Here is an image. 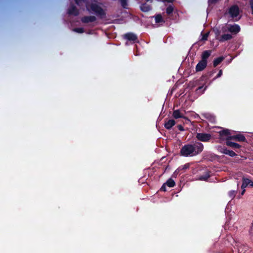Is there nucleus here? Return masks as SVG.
Listing matches in <instances>:
<instances>
[{
    "mask_svg": "<svg viewBox=\"0 0 253 253\" xmlns=\"http://www.w3.org/2000/svg\"><path fill=\"white\" fill-rule=\"evenodd\" d=\"M165 1H167L168 2H172L173 0H165Z\"/></svg>",
    "mask_w": 253,
    "mask_h": 253,
    "instance_id": "obj_28",
    "label": "nucleus"
},
{
    "mask_svg": "<svg viewBox=\"0 0 253 253\" xmlns=\"http://www.w3.org/2000/svg\"><path fill=\"white\" fill-rule=\"evenodd\" d=\"M203 146L201 143H197L194 145H187L183 146L181 150V154L184 156H192L201 152Z\"/></svg>",
    "mask_w": 253,
    "mask_h": 253,
    "instance_id": "obj_1",
    "label": "nucleus"
},
{
    "mask_svg": "<svg viewBox=\"0 0 253 253\" xmlns=\"http://www.w3.org/2000/svg\"><path fill=\"white\" fill-rule=\"evenodd\" d=\"M175 124V121L173 120H169L165 123V127L170 129Z\"/></svg>",
    "mask_w": 253,
    "mask_h": 253,
    "instance_id": "obj_13",
    "label": "nucleus"
},
{
    "mask_svg": "<svg viewBox=\"0 0 253 253\" xmlns=\"http://www.w3.org/2000/svg\"><path fill=\"white\" fill-rule=\"evenodd\" d=\"M226 28L231 33L236 34L240 31V27L237 25H228Z\"/></svg>",
    "mask_w": 253,
    "mask_h": 253,
    "instance_id": "obj_7",
    "label": "nucleus"
},
{
    "mask_svg": "<svg viewBox=\"0 0 253 253\" xmlns=\"http://www.w3.org/2000/svg\"><path fill=\"white\" fill-rule=\"evenodd\" d=\"M74 31L79 33H82L84 32L83 29L82 28H76L74 30Z\"/></svg>",
    "mask_w": 253,
    "mask_h": 253,
    "instance_id": "obj_25",
    "label": "nucleus"
},
{
    "mask_svg": "<svg viewBox=\"0 0 253 253\" xmlns=\"http://www.w3.org/2000/svg\"><path fill=\"white\" fill-rule=\"evenodd\" d=\"M207 65V61L201 60L196 67V70L197 72H199L203 70Z\"/></svg>",
    "mask_w": 253,
    "mask_h": 253,
    "instance_id": "obj_5",
    "label": "nucleus"
},
{
    "mask_svg": "<svg viewBox=\"0 0 253 253\" xmlns=\"http://www.w3.org/2000/svg\"><path fill=\"white\" fill-rule=\"evenodd\" d=\"M211 53V50H206L204 51L202 54V60L207 61V59L210 56Z\"/></svg>",
    "mask_w": 253,
    "mask_h": 253,
    "instance_id": "obj_10",
    "label": "nucleus"
},
{
    "mask_svg": "<svg viewBox=\"0 0 253 253\" xmlns=\"http://www.w3.org/2000/svg\"><path fill=\"white\" fill-rule=\"evenodd\" d=\"M223 58L222 57H219L216 59L213 62V65L214 67L217 66L223 60Z\"/></svg>",
    "mask_w": 253,
    "mask_h": 253,
    "instance_id": "obj_17",
    "label": "nucleus"
},
{
    "mask_svg": "<svg viewBox=\"0 0 253 253\" xmlns=\"http://www.w3.org/2000/svg\"><path fill=\"white\" fill-rule=\"evenodd\" d=\"M125 37L130 41H135L136 39V37L133 34H127L125 35Z\"/></svg>",
    "mask_w": 253,
    "mask_h": 253,
    "instance_id": "obj_16",
    "label": "nucleus"
},
{
    "mask_svg": "<svg viewBox=\"0 0 253 253\" xmlns=\"http://www.w3.org/2000/svg\"><path fill=\"white\" fill-rule=\"evenodd\" d=\"M209 33H207L206 34H204L202 35V38L201 39V41H206L209 36Z\"/></svg>",
    "mask_w": 253,
    "mask_h": 253,
    "instance_id": "obj_23",
    "label": "nucleus"
},
{
    "mask_svg": "<svg viewBox=\"0 0 253 253\" xmlns=\"http://www.w3.org/2000/svg\"><path fill=\"white\" fill-rule=\"evenodd\" d=\"M197 138L198 140L202 141H207L211 139V135L205 133H198Z\"/></svg>",
    "mask_w": 253,
    "mask_h": 253,
    "instance_id": "obj_4",
    "label": "nucleus"
},
{
    "mask_svg": "<svg viewBox=\"0 0 253 253\" xmlns=\"http://www.w3.org/2000/svg\"><path fill=\"white\" fill-rule=\"evenodd\" d=\"M220 137L222 139H231L232 136L231 135L230 132L227 129L223 130L219 132Z\"/></svg>",
    "mask_w": 253,
    "mask_h": 253,
    "instance_id": "obj_3",
    "label": "nucleus"
},
{
    "mask_svg": "<svg viewBox=\"0 0 253 253\" xmlns=\"http://www.w3.org/2000/svg\"><path fill=\"white\" fill-rule=\"evenodd\" d=\"M89 10H92L96 13H101V9L96 3H92L90 5L87 6Z\"/></svg>",
    "mask_w": 253,
    "mask_h": 253,
    "instance_id": "obj_6",
    "label": "nucleus"
},
{
    "mask_svg": "<svg viewBox=\"0 0 253 253\" xmlns=\"http://www.w3.org/2000/svg\"><path fill=\"white\" fill-rule=\"evenodd\" d=\"M77 3H78V0H75Z\"/></svg>",
    "mask_w": 253,
    "mask_h": 253,
    "instance_id": "obj_30",
    "label": "nucleus"
},
{
    "mask_svg": "<svg viewBox=\"0 0 253 253\" xmlns=\"http://www.w3.org/2000/svg\"><path fill=\"white\" fill-rule=\"evenodd\" d=\"M231 139H233V140H235L239 141H243L245 140V137L241 135V134H238L237 135H234L232 136Z\"/></svg>",
    "mask_w": 253,
    "mask_h": 253,
    "instance_id": "obj_12",
    "label": "nucleus"
},
{
    "mask_svg": "<svg viewBox=\"0 0 253 253\" xmlns=\"http://www.w3.org/2000/svg\"><path fill=\"white\" fill-rule=\"evenodd\" d=\"M69 13L71 14L77 15L78 11L75 7H72L69 9Z\"/></svg>",
    "mask_w": 253,
    "mask_h": 253,
    "instance_id": "obj_19",
    "label": "nucleus"
},
{
    "mask_svg": "<svg viewBox=\"0 0 253 253\" xmlns=\"http://www.w3.org/2000/svg\"><path fill=\"white\" fill-rule=\"evenodd\" d=\"M141 8L144 11H148L150 9V7L149 6L143 5L141 7Z\"/></svg>",
    "mask_w": 253,
    "mask_h": 253,
    "instance_id": "obj_22",
    "label": "nucleus"
},
{
    "mask_svg": "<svg viewBox=\"0 0 253 253\" xmlns=\"http://www.w3.org/2000/svg\"><path fill=\"white\" fill-rule=\"evenodd\" d=\"M229 13L232 18H235L236 20L240 18V11L239 7L236 5L232 6L229 11Z\"/></svg>",
    "mask_w": 253,
    "mask_h": 253,
    "instance_id": "obj_2",
    "label": "nucleus"
},
{
    "mask_svg": "<svg viewBox=\"0 0 253 253\" xmlns=\"http://www.w3.org/2000/svg\"><path fill=\"white\" fill-rule=\"evenodd\" d=\"M95 20V17L94 16H87L84 17L83 18V21L84 22L87 23L89 22H92Z\"/></svg>",
    "mask_w": 253,
    "mask_h": 253,
    "instance_id": "obj_15",
    "label": "nucleus"
},
{
    "mask_svg": "<svg viewBox=\"0 0 253 253\" xmlns=\"http://www.w3.org/2000/svg\"><path fill=\"white\" fill-rule=\"evenodd\" d=\"M223 153L224 154L229 155V156H230L231 157H233V156H235V155H236L235 152H234L232 151H230L228 150H225L223 152Z\"/></svg>",
    "mask_w": 253,
    "mask_h": 253,
    "instance_id": "obj_18",
    "label": "nucleus"
},
{
    "mask_svg": "<svg viewBox=\"0 0 253 253\" xmlns=\"http://www.w3.org/2000/svg\"><path fill=\"white\" fill-rule=\"evenodd\" d=\"M121 2H122V5L125 7L126 4V0H121Z\"/></svg>",
    "mask_w": 253,
    "mask_h": 253,
    "instance_id": "obj_26",
    "label": "nucleus"
},
{
    "mask_svg": "<svg viewBox=\"0 0 253 253\" xmlns=\"http://www.w3.org/2000/svg\"><path fill=\"white\" fill-rule=\"evenodd\" d=\"M232 139H229L227 140L226 144L228 146H230L233 148H239L240 145L237 143L230 141Z\"/></svg>",
    "mask_w": 253,
    "mask_h": 253,
    "instance_id": "obj_11",
    "label": "nucleus"
},
{
    "mask_svg": "<svg viewBox=\"0 0 253 253\" xmlns=\"http://www.w3.org/2000/svg\"><path fill=\"white\" fill-rule=\"evenodd\" d=\"M174 184L175 182H174V181L171 179H169L168 180L167 183L162 186V187L161 188V190L164 191H166L165 187L166 185H167L169 187H172L174 186Z\"/></svg>",
    "mask_w": 253,
    "mask_h": 253,
    "instance_id": "obj_8",
    "label": "nucleus"
},
{
    "mask_svg": "<svg viewBox=\"0 0 253 253\" xmlns=\"http://www.w3.org/2000/svg\"><path fill=\"white\" fill-rule=\"evenodd\" d=\"M251 182V180L248 179V178H243V184L241 186V188L242 189H243V190L241 193L242 195H243L244 194V192L245 191V190L244 189L245 188H246L248 185V184H249Z\"/></svg>",
    "mask_w": 253,
    "mask_h": 253,
    "instance_id": "obj_9",
    "label": "nucleus"
},
{
    "mask_svg": "<svg viewBox=\"0 0 253 253\" xmlns=\"http://www.w3.org/2000/svg\"><path fill=\"white\" fill-rule=\"evenodd\" d=\"M222 74V71H221V70H220V71L219 72V73H218V75H217V77H220V76H221Z\"/></svg>",
    "mask_w": 253,
    "mask_h": 253,
    "instance_id": "obj_27",
    "label": "nucleus"
},
{
    "mask_svg": "<svg viewBox=\"0 0 253 253\" xmlns=\"http://www.w3.org/2000/svg\"><path fill=\"white\" fill-rule=\"evenodd\" d=\"M155 20H156V22L157 23H159V22H163V19H162V17L161 15L159 14V15H157L156 17H155Z\"/></svg>",
    "mask_w": 253,
    "mask_h": 253,
    "instance_id": "obj_21",
    "label": "nucleus"
},
{
    "mask_svg": "<svg viewBox=\"0 0 253 253\" xmlns=\"http://www.w3.org/2000/svg\"><path fill=\"white\" fill-rule=\"evenodd\" d=\"M232 38L231 36L229 34H225L222 36L221 41H225L229 39H230Z\"/></svg>",
    "mask_w": 253,
    "mask_h": 253,
    "instance_id": "obj_20",
    "label": "nucleus"
},
{
    "mask_svg": "<svg viewBox=\"0 0 253 253\" xmlns=\"http://www.w3.org/2000/svg\"><path fill=\"white\" fill-rule=\"evenodd\" d=\"M173 117L175 119H178L183 117V114L180 113L178 110H175L173 113Z\"/></svg>",
    "mask_w": 253,
    "mask_h": 253,
    "instance_id": "obj_14",
    "label": "nucleus"
},
{
    "mask_svg": "<svg viewBox=\"0 0 253 253\" xmlns=\"http://www.w3.org/2000/svg\"><path fill=\"white\" fill-rule=\"evenodd\" d=\"M179 129H180V130H182V129H181V126H179Z\"/></svg>",
    "mask_w": 253,
    "mask_h": 253,
    "instance_id": "obj_29",
    "label": "nucleus"
},
{
    "mask_svg": "<svg viewBox=\"0 0 253 253\" xmlns=\"http://www.w3.org/2000/svg\"><path fill=\"white\" fill-rule=\"evenodd\" d=\"M173 11V8L171 6H169L167 9V12L168 14L171 13Z\"/></svg>",
    "mask_w": 253,
    "mask_h": 253,
    "instance_id": "obj_24",
    "label": "nucleus"
}]
</instances>
